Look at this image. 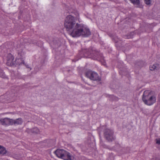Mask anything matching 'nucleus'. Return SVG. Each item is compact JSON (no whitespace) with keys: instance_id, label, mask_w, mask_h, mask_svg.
Returning a JSON list of instances; mask_svg holds the SVG:
<instances>
[{"instance_id":"obj_16","label":"nucleus","mask_w":160,"mask_h":160,"mask_svg":"<svg viewBox=\"0 0 160 160\" xmlns=\"http://www.w3.org/2000/svg\"><path fill=\"white\" fill-rule=\"evenodd\" d=\"M155 15V17H154V18L157 20L160 19V11L158 13L156 14Z\"/></svg>"},{"instance_id":"obj_21","label":"nucleus","mask_w":160,"mask_h":160,"mask_svg":"<svg viewBox=\"0 0 160 160\" xmlns=\"http://www.w3.org/2000/svg\"><path fill=\"white\" fill-rule=\"evenodd\" d=\"M153 24L154 26H156L157 25L156 23H154Z\"/></svg>"},{"instance_id":"obj_6","label":"nucleus","mask_w":160,"mask_h":160,"mask_svg":"<svg viewBox=\"0 0 160 160\" xmlns=\"http://www.w3.org/2000/svg\"><path fill=\"white\" fill-rule=\"evenodd\" d=\"M0 123L2 125H12V119L5 118L0 119Z\"/></svg>"},{"instance_id":"obj_11","label":"nucleus","mask_w":160,"mask_h":160,"mask_svg":"<svg viewBox=\"0 0 160 160\" xmlns=\"http://www.w3.org/2000/svg\"><path fill=\"white\" fill-rule=\"evenodd\" d=\"M27 131L28 133L32 132L35 134L38 133L39 132V130L36 127H35L31 129H27Z\"/></svg>"},{"instance_id":"obj_7","label":"nucleus","mask_w":160,"mask_h":160,"mask_svg":"<svg viewBox=\"0 0 160 160\" xmlns=\"http://www.w3.org/2000/svg\"><path fill=\"white\" fill-rule=\"evenodd\" d=\"M91 49L89 51L90 52H88L87 54L88 55V56L89 55H91L93 57L95 56V57L97 58L96 59H99L100 57L102 59L103 58L102 57V55L100 54L99 52L94 50H92L91 51L92 52H91Z\"/></svg>"},{"instance_id":"obj_3","label":"nucleus","mask_w":160,"mask_h":160,"mask_svg":"<svg viewBox=\"0 0 160 160\" xmlns=\"http://www.w3.org/2000/svg\"><path fill=\"white\" fill-rule=\"evenodd\" d=\"M86 76L91 80L100 81V78L97 73L91 71H88L85 73Z\"/></svg>"},{"instance_id":"obj_15","label":"nucleus","mask_w":160,"mask_h":160,"mask_svg":"<svg viewBox=\"0 0 160 160\" xmlns=\"http://www.w3.org/2000/svg\"><path fill=\"white\" fill-rule=\"evenodd\" d=\"M134 4L138 5L140 4L139 0H129Z\"/></svg>"},{"instance_id":"obj_20","label":"nucleus","mask_w":160,"mask_h":160,"mask_svg":"<svg viewBox=\"0 0 160 160\" xmlns=\"http://www.w3.org/2000/svg\"><path fill=\"white\" fill-rule=\"evenodd\" d=\"M152 160H160V159L158 158H153Z\"/></svg>"},{"instance_id":"obj_10","label":"nucleus","mask_w":160,"mask_h":160,"mask_svg":"<svg viewBox=\"0 0 160 160\" xmlns=\"http://www.w3.org/2000/svg\"><path fill=\"white\" fill-rule=\"evenodd\" d=\"M64 152V150L62 149H58L54 152L56 156L58 158H62L63 154Z\"/></svg>"},{"instance_id":"obj_13","label":"nucleus","mask_w":160,"mask_h":160,"mask_svg":"<svg viewBox=\"0 0 160 160\" xmlns=\"http://www.w3.org/2000/svg\"><path fill=\"white\" fill-rule=\"evenodd\" d=\"M156 101V98L155 95L151 96V105L155 103Z\"/></svg>"},{"instance_id":"obj_5","label":"nucleus","mask_w":160,"mask_h":160,"mask_svg":"<svg viewBox=\"0 0 160 160\" xmlns=\"http://www.w3.org/2000/svg\"><path fill=\"white\" fill-rule=\"evenodd\" d=\"M150 91L148 90L144 92L142 98L144 103L147 105H150Z\"/></svg>"},{"instance_id":"obj_14","label":"nucleus","mask_w":160,"mask_h":160,"mask_svg":"<svg viewBox=\"0 0 160 160\" xmlns=\"http://www.w3.org/2000/svg\"><path fill=\"white\" fill-rule=\"evenodd\" d=\"M0 77L2 78H6L7 77L2 69H0Z\"/></svg>"},{"instance_id":"obj_8","label":"nucleus","mask_w":160,"mask_h":160,"mask_svg":"<svg viewBox=\"0 0 160 160\" xmlns=\"http://www.w3.org/2000/svg\"><path fill=\"white\" fill-rule=\"evenodd\" d=\"M73 158V157L71 155L69 152L64 150L62 159L65 160H72Z\"/></svg>"},{"instance_id":"obj_9","label":"nucleus","mask_w":160,"mask_h":160,"mask_svg":"<svg viewBox=\"0 0 160 160\" xmlns=\"http://www.w3.org/2000/svg\"><path fill=\"white\" fill-rule=\"evenodd\" d=\"M23 122V120L21 118H19L16 119H12V125H21Z\"/></svg>"},{"instance_id":"obj_2","label":"nucleus","mask_w":160,"mask_h":160,"mask_svg":"<svg viewBox=\"0 0 160 160\" xmlns=\"http://www.w3.org/2000/svg\"><path fill=\"white\" fill-rule=\"evenodd\" d=\"M14 58L12 56H11L10 58L8 60V64L12 65H21L23 64V65H26L22 58H16L15 61L14 62Z\"/></svg>"},{"instance_id":"obj_1","label":"nucleus","mask_w":160,"mask_h":160,"mask_svg":"<svg viewBox=\"0 0 160 160\" xmlns=\"http://www.w3.org/2000/svg\"><path fill=\"white\" fill-rule=\"evenodd\" d=\"M76 17L71 15H68L66 18L64 25L67 31H71L70 35L72 37H77L80 36L88 37L91 35L89 30L83 25L79 24L76 22L79 19V14L77 12Z\"/></svg>"},{"instance_id":"obj_22","label":"nucleus","mask_w":160,"mask_h":160,"mask_svg":"<svg viewBox=\"0 0 160 160\" xmlns=\"http://www.w3.org/2000/svg\"><path fill=\"white\" fill-rule=\"evenodd\" d=\"M26 67H27V68H29V67H28V65H27V66H26Z\"/></svg>"},{"instance_id":"obj_17","label":"nucleus","mask_w":160,"mask_h":160,"mask_svg":"<svg viewBox=\"0 0 160 160\" xmlns=\"http://www.w3.org/2000/svg\"><path fill=\"white\" fill-rule=\"evenodd\" d=\"M158 66V65H153V66L152 67V69H151V70H155V69H157V67Z\"/></svg>"},{"instance_id":"obj_18","label":"nucleus","mask_w":160,"mask_h":160,"mask_svg":"<svg viewBox=\"0 0 160 160\" xmlns=\"http://www.w3.org/2000/svg\"><path fill=\"white\" fill-rule=\"evenodd\" d=\"M156 141L157 144L160 145V138L156 139Z\"/></svg>"},{"instance_id":"obj_12","label":"nucleus","mask_w":160,"mask_h":160,"mask_svg":"<svg viewBox=\"0 0 160 160\" xmlns=\"http://www.w3.org/2000/svg\"><path fill=\"white\" fill-rule=\"evenodd\" d=\"M7 152V151L5 148L1 146L0 145V154L4 155Z\"/></svg>"},{"instance_id":"obj_4","label":"nucleus","mask_w":160,"mask_h":160,"mask_svg":"<svg viewBox=\"0 0 160 160\" xmlns=\"http://www.w3.org/2000/svg\"><path fill=\"white\" fill-rule=\"evenodd\" d=\"M113 132L111 130L107 129L104 131V135L106 139L109 142H112L115 139L113 135Z\"/></svg>"},{"instance_id":"obj_19","label":"nucleus","mask_w":160,"mask_h":160,"mask_svg":"<svg viewBox=\"0 0 160 160\" xmlns=\"http://www.w3.org/2000/svg\"><path fill=\"white\" fill-rule=\"evenodd\" d=\"M145 3L147 5L150 4V0H144Z\"/></svg>"}]
</instances>
